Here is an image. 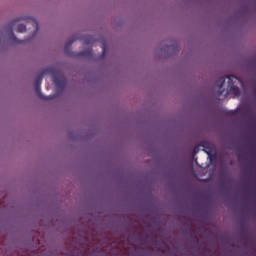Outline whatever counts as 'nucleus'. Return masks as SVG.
I'll list each match as a JSON object with an SVG mask.
<instances>
[{"label": "nucleus", "mask_w": 256, "mask_h": 256, "mask_svg": "<svg viewBox=\"0 0 256 256\" xmlns=\"http://www.w3.org/2000/svg\"><path fill=\"white\" fill-rule=\"evenodd\" d=\"M9 39L15 45H21V43H25L24 40L17 39V37L15 36V33H13V28L9 29Z\"/></svg>", "instance_id": "nucleus-5"}, {"label": "nucleus", "mask_w": 256, "mask_h": 256, "mask_svg": "<svg viewBox=\"0 0 256 256\" xmlns=\"http://www.w3.org/2000/svg\"><path fill=\"white\" fill-rule=\"evenodd\" d=\"M202 147H204V152L208 157H211V154L215 151V144L213 143L204 142Z\"/></svg>", "instance_id": "nucleus-4"}, {"label": "nucleus", "mask_w": 256, "mask_h": 256, "mask_svg": "<svg viewBox=\"0 0 256 256\" xmlns=\"http://www.w3.org/2000/svg\"><path fill=\"white\" fill-rule=\"evenodd\" d=\"M42 75H51L54 85L57 87V89H60V91H63L67 85V80L61 73V71L57 70V68H46L43 70Z\"/></svg>", "instance_id": "nucleus-1"}, {"label": "nucleus", "mask_w": 256, "mask_h": 256, "mask_svg": "<svg viewBox=\"0 0 256 256\" xmlns=\"http://www.w3.org/2000/svg\"><path fill=\"white\" fill-rule=\"evenodd\" d=\"M83 41L85 45H93V43H95V40H93L92 36H84Z\"/></svg>", "instance_id": "nucleus-8"}, {"label": "nucleus", "mask_w": 256, "mask_h": 256, "mask_svg": "<svg viewBox=\"0 0 256 256\" xmlns=\"http://www.w3.org/2000/svg\"><path fill=\"white\" fill-rule=\"evenodd\" d=\"M41 76L38 77L35 81V91L39 97V99H42V101H51V99H55V96H45L43 93H41Z\"/></svg>", "instance_id": "nucleus-3"}, {"label": "nucleus", "mask_w": 256, "mask_h": 256, "mask_svg": "<svg viewBox=\"0 0 256 256\" xmlns=\"http://www.w3.org/2000/svg\"><path fill=\"white\" fill-rule=\"evenodd\" d=\"M216 85L219 89V91L217 92V96L221 97V95H223V85H225V77H220L217 81H216Z\"/></svg>", "instance_id": "nucleus-6"}, {"label": "nucleus", "mask_w": 256, "mask_h": 256, "mask_svg": "<svg viewBox=\"0 0 256 256\" xmlns=\"http://www.w3.org/2000/svg\"><path fill=\"white\" fill-rule=\"evenodd\" d=\"M226 79H228L229 92L235 95V97H239L241 95V89L239 88V86H235V81L241 80L235 75L226 76Z\"/></svg>", "instance_id": "nucleus-2"}, {"label": "nucleus", "mask_w": 256, "mask_h": 256, "mask_svg": "<svg viewBox=\"0 0 256 256\" xmlns=\"http://www.w3.org/2000/svg\"><path fill=\"white\" fill-rule=\"evenodd\" d=\"M252 94H253L254 97H256V85L253 88Z\"/></svg>", "instance_id": "nucleus-12"}, {"label": "nucleus", "mask_w": 256, "mask_h": 256, "mask_svg": "<svg viewBox=\"0 0 256 256\" xmlns=\"http://www.w3.org/2000/svg\"><path fill=\"white\" fill-rule=\"evenodd\" d=\"M92 53H93V50L89 49V50L80 52V53L78 54V57H85V56H87V55H92Z\"/></svg>", "instance_id": "nucleus-10"}, {"label": "nucleus", "mask_w": 256, "mask_h": 256, "mask_svg": "<svg viewBox=\"0 0 256 256\" xmlns=\"http://www.w3.org/2000/svg\"><path fill=\"white\" fill-rule=\"evenodd\" d=\"M28 23H31V25L34 27L35 31L33 37H35L37 35V31H39V22L34 18H29Z\"/></svg>", "instance_id": "nucleus-7"}, {"label": "nucleus", "mask_w": 256, "mask_h": 256, "mask_svg": "<svg viewBox=\"0 0 256 256\" xmlns=\"http://www.w3.org/2000/svg\"><path fill=\"white\" fill-rule=\"evenodd\" d=\"M73 41H74V40H72V41H70V42H68V43L66 44V46H65V51H67V49H68L69 47H71V45H73Z\"/></svg>", "instance_id": "nucleus-11"}, {"label": "nucleus", "mask_w": 256, "mask_h": 256, "mask_svg": "<svg viewBox=\"0 0 256 256\" xmlns=\"http://www.w3.org/2000/svg\"><path fill=\"white\" fill-rule=\"evenodd\" d=\"M102 50H103L102 55H105V53H107V50L105 49V46H103Z\"/></svg>", "instance_id": "nucleus-13"}, {"label": "nucleus", "mask_w": 256, "mask_h": 256, "mask_svg": "<svg viewBox=\"0 0 256 256\" xmlns=\"http://www.w3.org/2000/svg\"><path fill=\"white\" fill-rule=\"evenodd\" d=\"M17 29L18 33H25V31H27V26L25 24H19Z\"/></svg>", "instance_id": "nucleus-9"}]
</instances>
